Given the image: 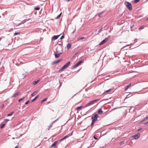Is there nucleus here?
Returning <instances> with one entry per match:
<instances>
[{"label":"nucleus","instance_id":"obj_1","mask_svg":"<svg viewBox=\"0 0 148 148\" xmlns=\"http://www.w3.org/2000/svg\"><path fill=\"white\" fill-rule=\"evenodd\" d=\"M125 5L130 10H132V6L131 4L128 2L125 1L124 3Z\"/></svg>","mask_w":148,"mask_h":148},{"label":"nucleus","instance_id":"obj_2","mask_svg":"<svg viewBox=\"0 0 148 148\" xmlns=\"http://www.w3.org/2000/svg\"><path fill=\"white\" fill-rule=\"evenodd\" d=\"M84 61V60H82L79 61L73 66V68L74 69L80 65Z\"/></svg>","mask_w":148,"mask_h":148},{"label":"nucleus","instance_id":"obj_3","mask_svg":"<svg viewBox=\"0 0 148 148\" xmlns=\"http://www.w3.org/2000/svg\"><path fill=\"white\" fill-rule=\"evenodd\" d=\"M98 115L97 114H95L94 115L92 116V121H95L97 120V117L98 116Z\"/></svg>","mask_w":148,"mask_h":148},{"label":"nucleus","instance_id":"obj_4","mask_svg":"<svg viewBox=\"0 0 148 148\" xmlns=\"http://www.w3.org/2000/svg\"><path fill=\"white\" fill-rule=\"evenodd\" d=\"M57 53H55V56L56 58H59L60 56V55L62 53L61 52H58V49H57Z\"/></svg>","mask_w":148,"mask_h":148},{"label":"nucleus","instance_id":"obj_5","mask_svg":"<svg viewBox=\"0 0 148 148\" xmlns=\"http://www.w3.org/2000/svg\"><path fill=\"white\" fill-rule=\"evenodd\" d=\"M108 39V38H106L105 39L103 40L99 44V45L101 46L105 44L107 41Z\"/></svg>","mask_w":148,"mask_h":148},{"label":"nucleus","instance_id":"obj_6","mask_svg":"<svg viewBox=\"0 0 148 148\" xmlns=\"http://www.w3.org/2000/svg\"><path fill=\"white\" fill-rule=\"evenodd\" d=\"M140 136V134L139 133H138L137 134L134 135L132 136L134 139H136L139 138Z\"/></svg>","mask_w":148,"mask_h":148},{"label":"nucleus","instance_id":"obj_7","mask_svg":"<svg viewBox=\"0 0 148 148\" xmlns=\"http://www.w3.org/2000/svg\"><path fill=\"white\" fill-rule=\"evenodd\" d=\"M58 143V141H55L54 143L51 145V147H55Z\"/></svg>","mask_w":148,"mask_h":148},{"label":"nucleus","instance_id":"obj_8","mask_svg":"<svg viewBox=\"0 0 148 148\" xmlns=\"http://www.w3.org/2000/svg\"><path fill=\"white\" fill-rule=\"evenodd\" d=\"M62 60V59H60L59 60H58L52 62V64H57L58 63L60 62Z\"/></svg>","mask_w":148,"mask_h":148},{"label":"nucleus","instance_id":"obj_9","mask_svg":"<svg viewBox=\"0 0 148 148\" xmlns=\"http://www.w3.org/2000/svg\"><path fill=\"white\" fill-rule=\"evenodd\" d=\"M60 35H58L57 36H54L52 38V39L53 40H56L58 38L59 36Z\"/></svg>","mask_w":148,"mask_h":148},{"label":"nucleus","instance_id":"obj_10","mask_svg":"<svg viewBox=\"0 0 148 148\" xmlns=\"http://www.w3.org/2000/svg\"><path fill=\"white\" fill-rule=\"evenodd\" d=\"M103 112V111L101 109H99L98 110V113L99 114H101Z\"/></svg>","mask_w":148,"mask_h":148},{"label":"nucleus","instance_id":"obj_11","mask_svg":"<svg viewBox=\"0 0 148 148\" xmlns=\"http://www.w3.org/2000/svg\"><path fill=\"white\" fill-rule=\"evenodd\" d=\"M71 45L70 43L68 44L66 46V48L68 49H69L71 47Z\"/></svg>","mask_w":148,"mask_h":148},{"label":"nucleus","instance_id":"obj_12","mask_svg":"<svg viewBox=\"0 0 148 148\" xmlns=\"http://www.w3.org/2000/svg\"><path fill=\"white\" fill-rule=\"evenodd\" d=\"M92 105V104L91 102H90L88 103L87 104H86L85 106L84 107H86L88 106H89L91 105Z\"/></svg>","mask_w":148,"mask_h":148},{"label":"nucleus","instance_id":"obj_13","mask_svg":"<svg viewBox=\"0 0 148 148\" xmlns=\"http://www.w3.org/2000/svg\"><path fill=\"white\" fill-rule=\"evenodd\" d=\"M66 68L64 66H63L59 70V72L62 71L64 70Z\"/></svg>","mask_w":148,"mask_h":148},{"label":"nucleus","instance_id":"obj_14","mask_svg":"<svg viewBox=\"0 0 148 148\" xmlns=\"http://www.w3.org/2000/svg\"><path fill=\"white\" fill-rule=\"evenodd\" d=\"M40 81V80H38L37 81H34L33 83V84L34 85L38 83Z\"/></svg>","mask_w":148,"mask_h":148},{"label":"nucleus","instance_id":"obj_15","mask_svg":"<svg viewBox=\"0 0 148 148\" xmlns=\"http://www.w3.org/2000/svg\"><path fill=\"white\" fill-rule=\"evenodd\" d=\"M99 100V99H95L93 101H92L91 102L92 103V104L95 103L97 101H98Z\"/></svg>","mask_w":148,"mask_h":148},{"label":"nucleus","instance_id":"obj_16","mask_svg":"<svg viewBox=\"0 0 148 148\" xmlns=\"http://www.w3.org/2000/svg\"><path fill=\"white\" fill-rule=\"evenodd\" d=\"M70 62L68 61L67 62V63L65 64L64 66L66 68L70 64Z\"/></svg>","mask_w":148,"mask_h":148},{"label":"nucleus","instance_id":"obj_17","mask_svg":"<svg viewBox=\"0 0 148 148\" xmlns=\"http://www.w3.org/2000/svg\"><path fill=\"white\" fill-rule=\"evenodd\" d=\"M20 93V92H17L16 93L14 94L12 96V97H15L17 95H18Z\"/></svg>","mask_w":148,"mask_h":148},{"label":"nucleus","instance_id":"obj_18","mask_svg":"<svg viewBox=\"0 0 148 148\" xmlns=\"http://www.w3.org/2000/svg\"><path fill=\"white\" fill-rule=\"evenodd\" d=\"M39 95H37L34 99L32 100L31 102H34L35 100H36V99L38 98L39 97Z\"/></svg>","mask_w":148,"mask_h":148},{"label":"nucleus","instance_id":"obj_19","mask_svg":"<svg viewBox=\"0 0 148 148\" xmlns=\"http://www.w3.org/2000/svg\"><path fill=\"white\" fill-rule=\"evenodd\" d=\"M37 91H35L32 94L31 96L32 97H33L37 93H38Z\"/></svg>","mask_w":148,"mask_h":148},{"label":"nucleus","instance_id":"obj_20","mask_svg":"<svg viewBox=\"0 0 148 148\" xmlns=\"http://www.w3.org/2000/svg\"><path fill=\"white\" fill-rule=\"evenodd\" d=\"M131 83H130V84L128 85V86L125 87V91H126L127 90L128 88H130V86L131 85Z\"/></svg>","mask_w":148,"mask_h":148},{"label":"nucleus","instance_id":"obj_21","mask_svg":"<svg viewBox=\"0 0 148 148\" xmlns=\"http://www.w3.org/2000/svg\"><path fill=\"white\" fill-rule=\"evenodd\" d=\"M82 107H83V106H82L78 107L76 108L75 109L76 110H79L80 109H81Z\"/></svg>","mask_w":148,"mask_h":148},{"label":"nucleus","instance_id":"obj_22","mask_svg":"<svg viewBox=\"0 0 148 148\" xmlns=\"http://www.w3.org/2000/svg\"><path fill=\"white\" fill-rule=\"evenodd\" d=\"M68 137H69L68 136H64V137L62 138L60 140H63L66 139V138H68Z\"/></svg>","mask_w":148,"mask_h":148},{"label":"nucleus","instance_id":"obj_23","mask_svg":"<svg viewBox=\"0 0 148 148\" xmlns=\"http://www.w3.org/2000/svg\"><path fill=\"white\" fill-rule=\"evenodd\" d=\"M148 119V116L147 117H146V118H145L144 120H142L141 121V122H143L144 121H146V120H147V119Z\"/></svg>","mask_w":148,"mask_h":148},{"label":"nucleus","instance_id":"obj_24","mask_svg":"<svg viewBox=\"0 0 148 148\" xmlns=\"http://www.w3.org/2000/svg\"><path fill=\"white\" fill-rule=\"evenodd\" d=\"M25 98V97H23V98H21V99H20L19 100H18V101L20 103V102H21V101H22L23 99H24Z\"/></svg>","mask_w":148,"mask_h":148},{"label":"nucleus","instance_id":"obj_25","mask_svg":"<svg viewBox=\"0 0 148 148\" xmlns=\"http://www.w3.org/2000/svg\"><path fill=\"white\" fill-rule=\"evenodd\" d=\"M95 122V121H92V122L91 124V126L92 127H93V126L94 125V124Z\"/></svg>","mask_w":148,"mask_h":148},{"label":"nucleus","instance_id":"obj_26","mask_svg":"<svg viewBox=\"0 0 148 148\" xmlns=\"http://www.w3.org/2000/svg\"><path fill=\"white\" fill-rule=\"evenodd\" d=\"M47 98H45V99H44L41 101V102H43L44 101H46L47 100Z\"/></svg>","mask_w":148,"mask_h":148},{"label":"nucleus","instance_id":"obj_27","mask_svg":"<svg viewBox=\"0 0 148 148\" xmlns=\"http://www.w3.org/2000/svg\"><path fill=\"white\" fill-rule=\"evenodd\" d=\"M84 38V36L78 38V40H82Z\"/></svg>","mask_w":148,"mask_h":148},{"label":"nucleus","instance_id":"obj_28","mask_svg":"<svg viewBox=\"0 0 148 148\" xmlns=\"http://www.w3.org/2000/svg\"><path fill=\"white\" fill-rule=\"evenodd\" d=\"M111 90H112V89H110L109 90H106V91H105L104 92V93H106V92H110L111 91Z\"/></svg>","mask_w":148,"mask_h":148},{"label":"nucleus","instance_id":"obj_29","mask_svg":"<svg viewBox=\"0 0 148 148\" xmlns=\"http://www.w3.org/2000/svg\"><path fill=\"white\" fill-rule=\"evenodd\" d=\"M5 124H3L0 127V128L1 129H2L3 128L4 126H5Z\"/></svg>","mask_w":148,"mask_h":148},{"label":"nucleus","instance_id":"obj_30","mask_svg":"<svg viewBox=\"0 0 148 148\" xmlns=\"http://www.w3.org/2000/svg\"><path fill=\"white\" fill-rule=\"evenodd\" d=\"M13 114V112H11L8 114V116H9L12 115Z\"/></svg>","mask_w":148,"mask_h":148},{"label":"nucleus","instance_id":"obj_31","mask_svg":"<svg viewBox=\"0 0 148 148\" xmlns=\"http://www.w3.org/2000/svg\"><path fill=\"white\" fill-rule=\"evenodd\" d=\"M140 1V0H135L134 1V2L135 3H136Z\"/></svg>","mask_w":148,"mask_h":148},{"label":"nucleus","instance_id":"obj_32","mask_svg":"<svg viewBox=\"0 0 148 148\" xmlns=\"http://www.w3.org/2000/svg\"><path fill=\"white\" fill-rule=\"evenodd\" d=\"M61 13H60L59 15L57 16V18H60V17L61 16Z\"/></svg>","mask_w":148,"mask_h":148},{"label":"nucleus","instance_id":"obj_33","mask_svg":"<svg viewBox=\"0 0 148 148\" xmlns=\"http://www.w3.org/2000/svg\"><path fill=\"white\" fill-rule=\"evenodd\" d=\"M40 9V8L39 7H37L35 8V10H39Z\"/></svg>","mask_w":148,"mask_h":148},{"label":"nucleus","instance_id":"obj_34","mask_svg":"<svg viewBox=\"0 0 148 148\" xmlns=\"http://www.w3.org/2000/svg\"><path fill=\"white\" fill-rule=\"evenodd\" d=\"M20 33H18V32H16V33H15L14 34V35H17V34H20Z\"/></svg>","mask_w":148,"mask_h":148},{"label":"nucleus","instance_id":"obj_35","mask_svg":"<svg viewBox=\"0 0 148 148\" xmlns=\"http://www.w3.org/2000/svg\"><path fill=\"white\" fill-rule=\"evenodd\" d=\"M144 26H141L140 27V29H144Z\"/></svg>","mask_w":148,"mask_h":148},{"label":"nucleus","instance_id":"obj_36","mask_svg":"<svg viewBox=\"0 0 148 148\" xmlns=\"http://www.w3.org/2000/svg\"><path fill=\"white\" fill-rule=\"evenodd\" d=\"M52 127V125H50L48 128V130H50L51 128Z\"/></svg>","mask_w":148,"mask_h":148},{"label":"nucleus","instance_id":"obj_37","mask_svg":"<svg viewBox=\"0 0 148 148\" xmlns=\"http://www.w3.org/2000/svg\"><path fill=\"white\" fill-rule=\"evenodd\" d=\"M64 38V35H63L61 37L60 39H63Z\"/></svg>","mask_w":148,"mask_h":148},{"label":"nucleus","instance_id":"obj_38","mask_svg":"<svg viewBox=\"0 0 148 148\" xmlns=\"http://www.w3.org/2000/svg\"><path fill=\"white\" fill-rule=\"evenodd\" d=\"M103 13V12H100L99 13V16H100V15L102 14V13Z\"/></svg>","mask_w":148,"mask_h":148},{"label":"nucleus","instance_id":"obj_39","mask_svg":"<svg viewBox=\"0 0 148 148\" xmlns=\"http://www.w3.org/2000/svg\"><path fill=\"white\" fill-rule=\"evenodd\" d=\"M29 102V101H27V102H26L25 103V104H28V103Z\"/></svg>","mask_w":148,"mask_h":148},{"label":"nucleus","instance_id":"obj_40","mask_svg":"<svg viewBox=\"0 0 148 148\" xmlns=\"http://www.w3.org/2000/svg\"><path fill=\"white\" fill-rule=\"evenodd\" d=\"M9 120H8V119H5L4 120V121H9Z\"/></svg>","mask_w":148,"mask_h":148},{"label":"nucleus","instance_id":"obj_41","mask_svg":"<svg viewBox=\"0 0 148 148\" xmlns=\"http://www.w3.org/2000/svg\"><path fill=\"white\" fill-rule=\"evenodd\" d=\"M94 138H95V139H97V138L95 136H94Z\"/></svg>","mask_w":148,"mask_h":148},{"label":"nucleus","instance_id":"obj_42","mask_svg":"<svg viewBox=\"0 0 148 148\" xmlns=\"http://www.w3.org/2000/svg\"><path fill=\"white\" fill-rule=\"evenodd\" d=\"M15 148H19V147H18V146L17 145V146H16Z\"/></svg>","mask_w":148,"mask_h":148},{"label":"nucleus","instance_id":"obj_43","mask_svg":"<svg viewBox=\"0 0 148 148\" xmlns=\"http://www.w3.org/2000/svg\"><path fill=\"white\" fill-rule=\"evenodd\" d=\"M148 124V121L147 122H146L145 124V125H147Z\"/></svg>","mask_w":148,"mask_h":148},{"label":"nucleus","instance_id":"obj_44","mask_svg":"<svg viewBox=\"0 0 148 148\" xmlns=\"http://www.w3.org/2000/svg\"><path fill=\"white\" fill-rule=\"evenodd\" d=\"M141 129H139L137 131H139L141 130Z\"/></svg>","mask_w":148,"mask_h":148},{"label":"nucleus","instance_id":"obj_45","mask_svg":"<svg viewBox=\"0 0 148 148\" xmlns=\"http://www.w3.org/2000/svg\"><path fill=\"white\" fill-rule=\"evenodd\" d=\"M4 104H3L2 105V108L3 107H4Z\"/></svg>","mask_w":148,"mask_h":148},{"label":"nucleus","instance_id":"obj_46","mask_svg":"<svg viewBox=\"0 0 148 148\" xmlns=\"http://www.w3.org/2000/svg\"><path fill=\"white\" fill-rule=\"evenodd\" d=\"M72 0H67V1H72Z\"/></svg>","mask_w":148,"mask_h":148},{"label":"nucleus","instance_id":"obj_47","mask_svg":"<svg viewBox=\"0 0 148 148\" xmlns=\"http://www.w3.org/2000/svg\"><path fill=\"white\" fill-rule=\"evenodd\" d=\"M28 20H26V21H28Z\"/></svg>","mask_w":148,"mask_h":148},{"label":"nucleus","instance_id":"obj_48","mask_svg":"<svg viewBox=\"0 0 148 148\" xmlns=\"http://www.w3.org/2000/svg\"><path fill=\"white\" fill-rule=\"evenodd\" d=\"M13 138V139H14V138Z\"/></svg>","mask_w":148,"mask_h":148},{"label":"nucleus","instance_id":"obj_49","mask_svg":"<svg viewBox=\"0 0 148 148\" xmlns=\"http://www.w3.org/2000/svg\"><path fill=\"white\" fill-rule=\"evenodd\" d=\"M58 52H60L58 51Z\"/></svg>","mask_w":148,"mask_h":148},{"label":"nucleus","instance_id":"obj_50","mask_svg":"<svg viewBox=\"0 0 148 148\" xmlns=\"http://www.w3.org/2000/svg\"><path fill=\"white\" fill-rule=\"evenodd\" d=\"M147 127H148V125H147Z\"/></svg>","mask_w":148,"mask_h":148}]
</instances>
